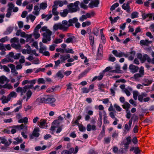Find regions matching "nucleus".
<instances>
[{
    "instance_id": "obj_41",
    "label": "nucleus",
    "mask_w": 154,
    "mask_h": 154,
    "mask_svg": "<svg viewBox=\"0 0 154 154\" xmlns=\"http://www.w3.org/2000/svg\"><path fill=\"white\" fill-rule=\"evenodd\" d=\"M72 84L71 82H70L68 84H67L66 85L67 87L66 90H72L73 88L72 87Z\"/></svg>"
},
{
    "instance_id": "obj_56",
    "label": "nucleus",
    "mask_w": 154,
    "mask_h": 154,
    "mask_svg": "<svg viewBox=\"0 0 154 154\" xmlns=\"http://www.w3.org/2000/svg\"><path fill=\"white\" fill-rule=\"evenodd\" d=\"M87 19V17L85 15H83L82 16L80 17L79 19V20L81 22Z\"/></svg>"
},
{
    "instance_id": "obj_37",
    "label": "nucleus",
    "mask_w": 154,
    "mask_h": 154,
    "mask_svg": "<svg viewBox=\"0 0 154 154\" xmlns=\"http://www.w3.org/2000/svg\"><path fill=\"white\" fill-rule=\"evenodd\" d=\"M91 23L90 21H87L85 22H83L82 24V27H85L86 26H88L91 25Z\"/></svg>"
},
{
    "instance_id": "obj_19",
    "label": "nucleus",
    "mask_w": 154,
    "mask_h": 154,
    "mask_svg": "<svg viewBox=\"0 0 154 154\" xmlns=\"http://www.w3.org/2000/svg\"><path fill=\"white\" fill-rule=\"evenodd\" d=\"M70 58V55L68 54L66 55H60V59L61 63L65 62V61L67 59Z\"/></svg>"
},
{
    "instance_id": "obj_43",
    "label": "nucleus",
    "mask_w": 154,
    "mask_h": 154,
    "mask_svg": "<svg viewBox=\"0 0 154 154\" xmlns=\"http://www.w3.org/2000/svg\"><path fill=\"white\" fill-rule=\"evenodd\" d=\"M38 83V84H45V81L43 78H39L37 80Z\"/></svg>"
},
{
    "instance_id": "obj_45",
    "label": "nucleus",
    "mask_w": 154,
    "mask_h": 154,
    "mask_svg": "<svg viewBox=\"0 0 154 154\" xmlns=\"http://www.w3.org/2000/svg\"><path fill=\"white\" fill-rule=\"evenodd\" d=\"M11 47L16 49H19L20 47V46L19 44L17 45L14 43H12L11 44Z\"/></svg>"
},
{
    "instance_id": "obj_10",
    "label": "nucleus",
    "mask_w": 154,
    "mask_h": 154,
    "mask_svg": "<svg viewBox=\"0 0 154 154\" xmlns=\"http://www.w3.org/2000/svg\"><path fill=\"white\" fill-rule=\"evenodd\" d=\"M129 68L131 70V72L133 73L137 72L139 70V68L138 66L133 64L130 65Z\"/></svg>"
},
{
    "instance_id": "obj_47",
    "label": "nucleus",
    "mask_w": 154,
    "mask_h": 154,
    "mask_svg": "<svg viewBox=\"0 0 154 154\" xmlns=\"http://www.w3.org/2000/svg\"><path fill=\"white\" fill-rule=\"evenodd\" d=\"M56 75L57 77H60L61 78H63L64 77L61 71H59L56 73Z\"/></svg>"
},
{
    "instance_id": "obj_33",
    "label": "nucleus",
    "mask_w": 154,
    "mask_h": 154,
    "mask_svg": "<svg viewBox=\"0 0 154 154\" xmlns=\"http://www.w3.org/2000/svg\"><path fill=\"white\" fill-rule=\"evenodd\" d=\"M139 13L137 11H134L132 12L131 14V18L132 19H134L138 17Z\"/></svg>"
},
{
    "instance_id": "obj_25",
    "label": "nucleus",
    "mask_w": 154,
    "mask_h": 154,
    "mask_svg": "<svg viewBox=\"0 0 154 154\" xmlns=\"http://www.w3.org/2000/svg\"><path fill=\"white\" fill-rule=\"evenodd\" d=\"M68 13L69 11L66 9L63 10V12H60L59 14L62 17H65L67 16Z\"/></svg>"
},
{
    "instance_id": "obj_21",
    "label": "nucleus",
    "mask_w": 154,
    "mask_h": 154,
    "mask_svg": "<svg viewBox=\"0 0 154 154\" xmlns=\"http://www.w3.org/2000/svg\"><path fill=\"white\" fill-rule=\"evenodd\" d=\"M112 54L116 57H122L123 52H118L116 50H114L112 51Z\"/></svg>"
},
{
    "instance_id": "obj_63",
    "label": "nucleus",
    "mask_w": 154,
    "mask_h": 154,
    "mask_svg": "<svg viewBox=\"0 0 154 154\" xmlns=\"http://www.w3.org/2000/svg\"><path fill=\"white\" fill-rule=\"evenodd\" d=\"M41 24H38L37 25L36 27H35V29H34V32H38L39 29L41 28Z\"/></svg>"
},
{
    "instance_id": "obj_17",
    "label": "nucleus",
    "mask_w": 154,
    "mask_h": 154,
    "mask_svg": "<svg viewBox=\"0 0 154 154\" xmlns=\"http://www.w3.org/2000/svg\"><path fill=\"white\" fill-rule=\"evenodd\" d=\"M152 43V41H149L148 39H146L145 40H141L140 41V44L141 45H146L148 46L149 44Z\"/></svg>"
},
{
    "instance_id": "obj_35",
    "label": "nucleus",
    "mask_w": 154,
    "mask_h": 154,
    "mask_svg": "<svg viewBox=\"0 0 154 154\" xmlns=\"http://www.w3.org/2000/svg\"><path fill=\"white\" fill-rule=\"evenodd\" d=\"M32 94V93L30 90H29L27 91L26 94V95L27 96L26 101H27L31 97Z\"/></svg>"
},
{
    "instance_id": "obj_30",
    "label": "nucleus",
    "mask_w": 154,
    "mask_h": 154,
    "mask_svg": "<svg viewBox=\"0 0 154 154\" xmlns=\"http://www.w3.org/2000/svg\"><path fill=\"white\" fill-rule=\"evenodd\" d=\"M131 106L129 103L126 102L125 103L124 105H122V107L124 109H125L126 111H128V109L130 108Z\"/></svg>"
},
{
    "instance_id": "obj_44",
    "label": "nucleus",
    "mask_w": 154,
    "mask_h": 154,
    "mask_svg": "<svg viewBox=\"0 0 154 154\" xmlns=\"http://www.w3.org/2000/svg\"><path fill=\"white\" fill-rule=\"evenodd\" d=\"M52 13L53 15L55 16H57L59 14V12L57 11V8L55 7L53 8Z\"/></svg>"
},
{
    "instance_id": "obj_5",
    "label": "nucleus",
    "mask_w": 154,
    "mask_h": 154,
    "mask_svg": "<svg viewBox=\"0 0 154 154\" xmlns=\"http://www.w3.org/2000/svg\"><path fill=\"white\" fill-rule=\"evenodd\" d=\"M36 81V79L31 80H25L23 81L22 83V85L23 86L24 85L27 84H30V85H28L31 86V89H32V88L33 87V85L35 84Z\"/></svg>"
},
{
    "instance_id": "obj_61",
    "label": "nucleus",
    "mask_w": 154,
    "mask_h": 154,
    "mask_svg": "<svg viewBox=\"0 0 154 154\" xmlns=\"http://www.w3.org/2000/svg\"><path fill=\"white\" fill-rule=\"evenodd\" d=\"M8 5L9 6V8L8 10L10 11H11L12 9L14 7V5L12 3H10L8 4Z\"/></svg>"
},
{
    "instance_id": "obj_12",
    "label": "nucleus",
    "mask_w": 154,
    "mask_h": 154,
    "mask_svg": "<svg viewBox=\"0 0 154 154\" xmlns=\"http://www.w3.org/2000/svg\"><path fill=\"white\" fill-rule=\"evenodd\" d=\"M45 47H41L40 48L39 52L45 56H49L50 55L49 52L48 51H45Z\"/></svg>"
},
{
    "instance_id": "obj_11",
    "label": "nucleus",
    "mask_w": 154,
    "mask_h": 154,
    "mask_svg": "<svg viewBox=\"0 0 154 154\" xmlns=\"http://www.w3.org/2000/svg\"><path fill=\"white\" fill-rule=\"evenodd\" d=\"M122 8L124 10L126 11L127 12H130V7L128 2L126 3H124L122 5Z\"/></svg>"
},
{
    "instance_id": "obj_1",
    "label": "nucleus",
    "mask_w": 154,
    "mask_h": 154,
    "mask_svg": "<svg viewBox=\"0 0 154 154\" xmlns=\"http://www.w3.org/2000/svg\"><path fill=\"white\" fill-rule=\"evenodd\" d=\"M78 21V19L76 17L70 19L68 22L66 20H63L62 23H58L54 24L53 26L54 29L56 31L59 29L63 31H66L69 29V27L73 26V23H75Z\"/></svg>"
},
{
    "instance_id": "obj_27",
    "label": "nucleus",
    "mask_w": 154,
    "mask_h": 154,
    "mask_svg": "<svg viewBox=\"0 0 154 154\" xmlns=\"http://www.w3.org/2000/svg\"><path fill=\"white\" fill-rule=\"evenodd\" d=\"M28 118L26 117H25L23 119H19L18 122L19 123H24L25 125H27L28 123Z\"/></svg>"
},
{
    "instance_id": "obj_58",
    "label": "nucleus",
    "mask_w": 154,
    "mask_h": 154,
    "mask_svg": "<svg viewBox=\"0 0 154 154\" xmlns=\"http://www.w3.org/2000/svg\"><path fill=\"white\" fill-rule=\"evenodd\" d=\"M98 87L99 88V89L101 91H103V89L105 87L104 85L103 84H99Z\"/></svg>"
},
{
    "instance_id": "obj_36",
    "label": "nucleus",
    "mask_w": 154,
    "mask_h": 154,
    "mask_svg": "<svg viewBox=\"0 0 154 154\" xmlns=\"http://www.w3.org/2000/svg\"><path fill=\"white\" fill-rule=\"evenodd\" d=\"M127 142L125 144V146H128L131 144V137L129 136L126 138Z\"/></svg>"
},
{
    "instance_id": "obj_7",
    "label": "nucleus",
    "mask_w": 154,
    "mask_h": 154,
    "mask_svg": "<svg viewBox=\"0 0 154 154\" xmlns=\"http://www.w3.org/2000/svg\"><path fill=\"white\" fill-rule=\"evenodd\" d=\"M142 17L143 18V20H145L146 18H149V20H147L148 21H150L152 20V14H146V13H142Z\"/></svg>"
},
{
    "instance_id": "obj_50",
    "label": "nucleus",
    "mask_w": 154,
    "mask_h": 154,
    "mask_svg": "<svg viewBox=\"0 0 154 154\" xmlns=\"http://www.w3.org/2000/svg\"><path fill=\"white\" fill-rule=\"evenodd\" d=\"M111 138L110 137H105L104 139V141L105 143H109L110 142Z\"/></svg>"
},
{
    "instance_id": "obj_28",
    "label": "nucleus",
    "mask_w": 154,
    "mask_h": 154,
    "mask_svg": "<svg viewBox=\"0 0 154 154\" xmlns=\"http://www.w3.org/2000/svg\"><path fill=\"white\" fill-rule=\"evenodd\" d=\"M152 82V81L151 80H149L148 79H146L144 80V83L142 84L145 86H148L150 85Z\"/></svg>"
},
{
    "instance_id": "obj_54",
    "label": "nucleus",
    "mask_w": 154,
    "mask_h": 154,
    "mask_svg": "<svg viewBox=\"0 0 154 154\" xmlns=\"http://www.w3.org/2000/svg\"><path fill=\"white\" fill-rule=\"evenodd\" d=\"M19 42L18 39L17 38L14 37L11 39L10 42L11 43L13 42Z\"/></svg>"
},
{
    "instance_id": "obj_34",
    "label": "nucleus",
    "mask_w": 154,
    "mask_h": 154,
    "mask_svg": "<svg viewBox=\"0 0 154 154\" xmlns=\"http://www.w3.org/2000/svg\"><path fill=\"white\" fill-rule=\"evenodd\" d=\"M47 3L42 2L40 4V8L42 9H45L47 7Z\"/></svg>"
},
{
    "instance_id": "obj_62",
    "label": "nucleus",
    "mask_w": 154,
    "mask_h": 154,
    "mask_svg": "<svg viewBox=\"0 0 154 154\" xmlns=\"http://www.w3.org/2000/svg\"><path fill=\"white\" fill-rule=\"evenodd\" d=\"M141 150L139 149V147H135L134 153L135 154H138L140 153Z\"/></svg>"
},
{
    "instance_id": "obj_38",
    "label": "nucleus",
    "mask_w": 154,
    "mask_h": 154,
    "mask_svg": "<svg viewBox=\"0 0 154 154\" xmlns=\"http://www.w3.org/2000/svg\"><path fill=\"white\" fill-rule=\"evenodd\" d=\"M119 18V17L117 16L116 17H115L114 19H113L111 17H109V19L110 20V21H111V23H114L116 22L117 20H118Z\"/></svg>"
},
{
    "instance_id": "obj_23",
    "label": "nucleus",
    "mask_w": 154,
    "mask_h": 154,
    "mask_svg": "<svg viewBox=\"0 0 154 154\" xmlns=\"http://www.w3.org/2000/svg\"><path fill=\"white\" fill-rule=\"evenodd\" d=\"M147 95V94L145 93H142L138 96V100L140 102L143 101V98L146 97Z\"/></svg>"
},
{
    "instance_id": "obj_53",
    "label": "nucleus",
    "mask_w": 154,
    "mask_h": 154,
    "mask_svg": "<svg viewBox=\"0 0 154 154\" xmlns=\"http://www.w3.org/2000/svg\"><path fill=\"white\" fill-rule=\"evenodd\" d=\"M148 57V55L146 54H145L142 57L141 61L142 63H143L145 62L147 60V58Z\"/></svg>"
},
{
    "instance_id": "obj_59",
    "label": "nucleus",
    "mask_w": 154,
    "mask_h": 154,
    "mask_svg": "<svg viewBox=\"0 0 154 154\" xmlns=\"http://www.w3.org/2000/svg\"><path fill=\"white\" fill-rule=\"evenodd\" d=\"M139 72H140L139 74H141V75H142L143 76L144 75V69L143 67L141 66L140 67L139 71Z\"/></svg>"
},
{
    "instance_id": "obj_26",
    "label": "nucleus",
    "mask_w": 154,
    "mask_h": 154,
    "mask_svg": "<svg viewBox=\"0 0 154 154\" xmlns=\"http://www.w3.org/2000/svg\"><path fill=\"white\" fill-rule=\"evenodd\" d=\"M75 37L74 36H72L71 37L68 38L66 40L64 41V42L66 43H73L74 42L73 40L74 39Z\"/></svg>"
},
{
    "instance_id": "obj_3",
    "label": "nucleus",
    "mask_w": 154,
    "mask_h": 154,
    "mask_svg": "<svg viewBox=\"0 0 154 154\" xmlns=\"http://www.w3.org/2000/svg\"><path fill=\"white\" fill-rule=\"evenodd\" d=\"M52 32L50 30H47V31L42 34L43 38L42 39V42L44 43H46L48 42H50L51 41V36Z\"/></svg>"
},
{
    "instance_id": "obj_32",
    "label": "nucleus",
    "mask_w": 154,
    "mask_h": 154,
    "mask_svg": "<svg viewBox=\"0 0 154 154\" xmlns=\"http://www.w3.org/2000/svg\"><path fill=\"white\" fill-rule=\"evenodd\" d=\"M129 53L132 55L128 57V59L129 60H132L134 59V57L135 54V51H131Z\"/></svg>"
},
{
    "instance_id": "obj_40",
    "label": "nucleus",
    "mask_w": 154,
    "mask_h": 154,
    "mask_svg": "<svg viewBox=\"0 0 154 154\" xmlns=\"http://www.w3.org/2000/svg\"><path fill=\"white\" fill-rule=\"evenodd\" d=\"M1 99H2V103H7L9 100V99L8 98H6L5 97L3 96L2 98H1Z\"/></svg>"
},
{
    "instance_id": "obj_9",
    "label": "nucleus",
    "mask_w": 154,
    "mask_h": 154,
    "mask_svg": "<svg viewBox=\"0 0 154 154\" xmlns=\"http://www.w3.org/2000/svg\"><path fill=\"white\" fill-rule=\"evenodd\" d=\"M73 6L74 5L73 3H70L67 6V7L70 12H75L77 11L78 8L75 7L73 8Z\"/></svg>"
},
{
    "instance_id": "obj_15",
    "label": "nucleus",
    "mask_w": 154,
    "mask_h": 154,
    "mask_svg": "<svg viewBox=\"0 0 154 154\" xmlns=\"http://www.w3.org/2000/svg\"><path fill=\"white\" fill-rule=\"evenodd\" d=\"M74 149L73 148H71L69 149L63 150L61 152V154H71L74 152Z\"/></svg>"
},
{
    "instance_id": "obj_13",
    "label": "nucleus",
    "mask_w": 154,
    "mask_h": 154,
    "mask_svg": "<svg viewBox=\"0 0 154 154\" xmlns=\"http://www.w3.org/2000/svg\"><path fill=\"white\" fill-rule=\"evenodd\" d=\"M99 4V0H95L94 1H92L89 4V6L91 8H93V6L95 7H97L98 5Z\"/></svg>"
},
{
    "instance_id": "obj_14",
    "label": "nucleus",
    "mask_w": 154,
    "mask_h": 154,
    "mask_svg": "<svg viewBox=\"0 0 154 154\" xmlns=\"http://www.w3.org/2000/svg\"><path fill=\"white\" fill-rule=\"evenodd\" d=\"M91 69V68L89 67L88 68L84 71L80 73L78 76L79 79H80L85 76L87 74L89 71Z\"/></svg>"
},
{
    "instance_id": "obj_18",
    "label": "nucleus",
    "mask_w": 154,
    "mask_h": 154,
    "mask_svg": "<svg viewBox=\"0 0 154 154\" xmlns=\"http://www.w3.org/2000/svg\"><path fill=\"white\" fill-rule=\"evenodd\" d=\"M90 44L92 47V49L93 48V45L94 43V38L91 34H90L89 36Z\"/></svg>"
},
{
    "instance_id": "obj_4",
    "label": "nucleus",
    "mask_w": 154,
    "mask_h": 154,
    "mask_svg": "<svg viewBox=\"0 0 154 154\" xmlns=\"http://www.w3.org/2000/svg\"><path fill=\"white\" fill-rule=\"evenodd\" d=\"M31 85H25L23 87H19L16 89V92L20 93L21 96L24 95L28 89L31 88Z\"/></svg>"
},
{
    "instance_id": "obj_31",
    "label": "nucleus",
    "mask_w": 154,
    "mask_h": 154,
    "mask_svg": "<svg viewBox=\"0 0 154 154\" xmlns=\"http://www.w3.org/2000/svg\"><path fill=\"white\" fill-rule=\"evenodd\" d=\"M105 129H102L101 132L99 135L98 139H99L100 140L102 139L103 137L105 136Z\"/></svg>"
},
{
    "instance_id": "obj_46",
    "label": "nucleus",
    "mask_w": 154,
    "mask_h": 154,
    "mask_svg": "<svg viewBox=\"0 0 154 154\" xmlns=\"http://www.w3.org/2000/svg\"><path fill=\"white\" fill-rule=\"evenodd\" d=\"M119 6V4L118 3H116L113 5L111 7L110 10L112 11L115 9L117 7Z\"/></svg>"
},
{
    "instance_id": "obj_51",
    "label": "nucleus",
    "mask_w": 154,
    "mask_h": 154,
    "mask_svg": "<svg viewBox=\"0 0 154 154\" xmlns=\"http://www.w3.org/2000/svg\"><path fill=\"white\" fill-rule=\"evenodd\" d=\"M142 76H143L142 75H141V74L138 73L134 74V75L133 77L135 79L137 80L139 78L142 77Z\"/></svg>"
},
{
    "instance_id": "obj_48",
    "label": "nucleus",
    "mask_w": 154,
    "mask_h": 154,
    "mask_svg": "<svg viewBox=\"0 0 154 154\" xmlns=\"http://www.w3.org/2000/svg\"><path fill=\"white\" fill-rule=\"evenodd\" d=\"M63 119V117L61 116H60L58 117V119L56 121H54V122H55L59 124V123L61 122L62 121Z\"/></svg>"
},
{
    "instance_id": "obj_57",
    "label": "nucleus",
    "mask_w": 154,
    "mask_h": 154,
    "mask_svg": "<svg viewBox=\"0 0 154 154\" xmlns=\"http://www.w3.org/2000/svg\"><path fill=\"white\" fill-rule=\"evenodd\" d=\"M79 130L81 131H85L86 130L85 127L83 126L82 125H79Z\"/></svg>"
},
{
    "instance_id": "obj_24",
    "label": "nucleus",
    "mask_w": 154,
    "mask_h": 154,
    "mask_svg": "<svg viewBox=\"0 0 154 154\" xmlns=\"http://www.w3.org/2000/svg\"><path fill=\"white\" fill-rule=\"evenodd\" d=\"M49 13H51V11H50L49 12ZM52 14H50L49 15H46L45 14H43L42 15V19H44L45 18H46V19L45 20L46 21H48L49 19L51 18V17H52Z\"/></svg>"
},
{
    "instance_id": "obj_8",
    "label": "nucleus",
    "mask_w": 154,
    "mask_h": 154,
    "mask_svg": "<svg viewBox=\"0 0 154 154\" xmlns=\"http://www.w3.org/2000/svg\"><path fill=\"white\" fill-rule=\"evenodd\" d=\"M47 124V121L45 119H42L37 122V125L41 128H44Z\"/></svg>"
},
{
    "instance_id": "obj_20",
    "label": "nucleus",
    "mask_w": 154,
    "mask_h": 154,
    "mask_svg": "<svg viewBox=\"0 0 154 154\" xmlns=\"http://www.w3.org/2000/svg\"><path fill=\"white\" fill-rule=\"evenodd\" d=\"M9 80L4 75H2L0 77V83L3 84L5 82H6L7 83L8 82Z\"/></svg>"
},
{
    "instance_id": "obj_22",
    "label": "nucleus",
    "mask_w": 154,
    "mask_h": 154,
    "mask_svg": "<svg viewBox=\"0 0 154 154\" xmlns=\"http://www.w3.org/2000/svg\"><path fill=\"white\" fill-rule=\"evenodd\" d=\"M39 131V128L38 127L34 128L32 133V135L35 137H38L39 135V134L38 133Z\"/></svg>"
},
{
    "instance_id": "obj_29",
    "label": "nucleus",
    "mask_w": 154,
    "mask_h": 154,
    "mask_svg": "<svg viewBox=\"0 0 154 154\" xmlns=\"http://www.w3.org/2000/svg\"><path fill=\"white\" fill-rule=\"evenodd\" d=\"M14 127L18 129V130H20L24 128H27V126H26L24 125L23 124H21L20 125L14 126Z\"/></svg>"
},
{
    "instance_id": "obj_6",
    "label": "nucleus",
    "mask_w": 154,
    "mask_h": 154,
    "mask_svg": "<svg viewBox=\"0 0 154 154\" xmlns=\"http://www.w3.org/2000/svg\"><path fill=\"white\" fill-rule=\"evenodd\" d=\"M132 123V120L131 119L128 122V125L126 124L125 125V126L124 128V131L123 134H126L127 132L129 131L131 129V125Z\"/></svg>"
},
{
    "instance_id": "obj_49",
    "label": "nucleus",
    "mask_w": 154,
    "mask_h": 154,
    "mask_svg": "<svg viewBox=\"0 0 154 154\" xmlns=\"http://www.w3.org/2000/svg\"><path fill=\"white\" fill-rule=\"evenodd\" d=\"M117 131H115L113 132L112 136L113 138H117L118 137V133Z\"/></svg>"
},
{
    "instance_id": "obj_60",
    "label": "nucleus",
    "mask_w": 154,
    "mask_h": 154,
    "mask_svg": "<svg viewBox=\"0 0 154 154\" xmlns=\"http://www.w3.org/2000/svg\"><path fill=\"white\" fill-rule=\"evenodd\" d=\"M114 107L116 109V111L118 112H120L122 110V108L118 105L115 104L114 105Z\"/></svg>"
},
{
    "instance_id": "obj_52",
    "label": "nucleus",
    "mask_w": 154,
    "mask_h": 154,
    "mask_svg": "<svg viewBox=\"0 0 154 154\" xmlns=\"http://www.w3.org/2000/svg\"><path fill=\"white\" fill-rule=\"evenodd\" d=\"M82 90L83 93H87L90 91L89 89L86 87L82 88Z\"/></svg>"
},
{
    "instance_id": "obj_64",
    "label": "nucleus",
    "mask_w": 154,
    "mask_h": 154,
    "mask_svg": "<svg viewBox=\"0 0 154 154\" xmlns=\"http://www.w3.org/2000/svg\"><path fill=\"white\" fill-rule=\"evenodd\" d=\"M62 39L60 38L56 39L54 41V43L55 44H58L61 43L62 42Z\"/></svg>"
},
{
    "instance_id": "obj_55",
    "label": "nucleus",
    "mask_w": 154,
    "mask_h": 154,
    "mask_svg": "<svg viewBox=\"0 0 154 154\" xmlns=\"http://www.w3.org/2000/svg\"><path fill=\"white\" fill-rule=\"evenodd\" d=\"M61 62V61L59 60L55 61V65H54V68H56L60 63Z\"/></svg>"
},
{
    "instance_id": "obj_39",
    "label": "nucleus",
    "mask_w": 154,
    "mask_h": 154,
    "mask_svg": "<svg viewBox=\"0 0 154 154\" xmlns=\"http://www.w3.org/2000/svg\"><path fill=\"white\" fill-rule=\"evenodd\" d=\"M141 31V29L140 27H138L136 28L135 29V32L133 33V35L135 36L137 34L138 32H140Z\"/></svg>"
},
{
    "instance_id": "obj_2",
    "label": "nucleus",
    "mask_w": 154,
    "mask_h": 154,
    "mask_svg": "<svg viewBox=\"0 0 154 154\" xmlns=\"http://www.w3.org/2000/svg\"><path fill=\"white\" fill-rule=\"evenodd\" d=\"M56 100L55 99L49 95H44L43 97L38 98L36 99V101L41 103H52Z\"/></svg>"
},
{
    "instance_id": "obj_16",
    "label": "nucleus",
    "mask_w": 154,
    "mask_h": 154,
    "mask_svg": "<svg viewBox=\"0 0 154 154\" xmlns=\"http://www.w3.org/2000/svg\"><path fill=\"white\" fill-rule=\"evenodd\" d=\"M87 130L88 131H90L91 130L95 131L96 130V126L94 125H91L90 124L87 125L86 127Z\"/></svg>"
},
{
    "instance_id": "obj_42",
    "label": "nucleus",
    "mask_w": 154,
    "mask_h": 154,
    "mask_svg": "<svg viewBox=\"0 0 154 154\" xmlns=\"http://www.w3.org/2000/svg\"><path fill=\"white\" fill-rule=\"evenodd\" d=\"M3 88H8L10 89H12L13 86L10 84H5L3 86Z\"/></svg>"
}]
</instances>
